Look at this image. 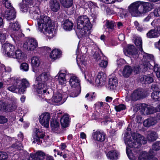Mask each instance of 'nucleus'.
Here are the masks:
<instances>
[{
  "label": "nucleus",
  "instance_id": "4468645a",
  "mask_svg": "<svg viewBox=\"0 0 160 160\" xmlns=\"http://www.w3.org/2000/svg\"><path fill=\"white\" fill-rule=\"evenodd\" d=\"M67 74V72L66 69L60 70L56 77L57 78L59 84L61 85H64L66 83L65 76Z\"/></svg>",
  "mask_w": 160,
  "mask_h": 160
},
{
  "label": "nucleus",
  "instance_id": "4c0bfd02",
  "mask_svg": "<svg viewBox=\"0 0 160 160\" xmlns=\"http://www.w3.org/2000/svg\"><path fill=\"white\" fill-rule=\"evenodd\" d=\"M148 63H145V64H144L143 65H141L140 66H137L134 67L133 70L134 72L136 73H137L143 67L144 68L143 69L144 70L142 71L143 72L147 70V67H148Z\"/></svg>",
  "mask_w": 160,
  "mask_h": 160
},
{
  "label": "nucleus",
  "instance_id": "b1692460",
  "mask_svg": "<svg viewBox=\"0 0 160 160\" xmlns=\"http://www.w3.org/2000/svg\"><path fill=\"white\" fill-rule=\"evenodd\" d=\"M124 52L125 55H136L137 54V50L133 45H128L125 50H124Z\"/></svg>",
  "mask_w": 160,
  "mask_h": 160
},
{
  "label": "nucleus",
  "instance_id": "69168bd1",
  "mask_svg": "<svg viewBox=\"0 0 160 160\" xmlns=\"http://www.w3.org/2000/svg\"><path fill=\"white\" fill-rule=\"evenodd\" d=\"M154 15L157 16H160V7L155 9L154 12Z\"/></svg>",
  "mask_w": 160,
  "mask_h": 160
},
{
  "label": "nucleus",
  "instance_id": "603ef678",
  "mask_svg": "<svg viewBox=\"0 0 160 160\" xmlns=\"http://www.w3.org/2000/svg\"><path fill=\"white\" fill-rule=\"evenodd\" d=\"M98 62L99 66L103 68H106L108 66V62L107 61H99Z\"/></svg>",
  "mask_w": 160,
  "mask_h": 160
},
{
  "label": "nucleus",
  "instance_id": "5701e85b",
  "mask_svg": "<svg viewBox=\"0 0 160 160\" xmlns=\"http://www.w3.org/2000/svg\"><path fill=\"white\" fill-rule=\"evenodd\" d=\"M142 93V90L141 88L134 90L131 96L132 99L133 101H136L143 98Z\"/></svg>",
  "mask_w": 160,
  "mask_h": 160
},
{
  "label": "nucleus",
  "instance_id": "f3484780",
  "mask_svg": "<svg viewBox=\"0 0 160 160\" xmlns=\"http://www.w3.org/2000/svg\"><path fill=\"white\" fill-rule=\"evenodd\" d=\"M91 29H88L87 28H85V29L83 28H78L76 30V34L79 38H84L88 36L90 33Z\"/></svg>",
  "mask_w": 160,
  "mask_h": 160
},
{
  "label": "nucleus",
  "instance_id": "338daca9",
  "mask_svg": "<svg viewBox=\"0 0 160 160\" xmlns=\"http://www.w3.org/2000/svg\"><path fill=\"white\" fill-rule=\"evenodd\" d=\"M120 16L122 17V18H125L127 16L126 12L125 10H122L120 11Z\"/></svg>",
  "mask_w": 160,
  "mask_h": 160
},
{
  "label": "nucleus",
  "instance_id": "37998d69",
  "mask_svg": "<svg viewBox=\"0 0 160 160\" xmlns=\"http://www.w3.org/2000/svg\"><path fill=\"white\" fill-rule=\"evenodd\" d=\"M143 80L146 84H149L153 82V78L152 77L150 76H143Z\"/></svg>",
  "mask_w": 160,
  "mask_h": 160
},
{
  "label": "nucleus",
  "instance_id": "4d7b16f0",
  "mask_svg": "<svg viewBox=\"0 0 160 160\" xmlns=\"http://www.w3.org/2000/svg\"><path fill=\"white\" fill-rule=\"evenodd\" d=\"M126 108V106L124 104H120L116 106L115 107V109L117 112H119L120 111L124 110Z\"/></svg>",
  "mask_w": 160,
  "mask_h": 160
},
{
  "label": "nucleus",
  "instance_id": "ea45409f",
  "mask_svg": "<svg viewBox=\"0 0 160 160\" xmlns=\"http://www.w3.org/2000/svg\"><path fill=\"white\" fill-rule=\"evenodd\" d=\"M51 126L52 131L55 132H58L59 129V123L57 121H53L51 122Z\"/></svg>",
  "mask_w": 160,
  "mask_h": 160
},
{
  "label": "nucleus",
  "instance_id": "0eeeda50",
  "mask_svg": "<svg viewBox=\"0 0 160 160\" xmlns=\"http://www.w3.org/2000/svg\"><path fill=\"white\" fill-rule=\"evenodd\" d=\"M69 84L72 88H75L74 92H72L70 94L72 97H77L80 93V81L78 78L73 75H70Z\"/></svg>",
  "mask_w": 160,
  "mask_h": 160
},
{
  "label": "nucleus",
  "instance_id": "8fccbe9b",
  "mask_svg": "<svg viewBox=\"0 0 160 160\" xmlns=\"http://www.w3.org/2000/svg\"><path fill=\"white\" fill-rule=\"evenodd\" d=\"M96 107H97L98 108H100L101 107L102 108H105L108 107V104L106 102H98L95 104Z\"/></svg>",
  "mask_w": 160,
  "mask_h": 160
},
{
  "label": "nucleus",
  "instance_id": "6ab92c4d",
  "mask_svg": "<svg viewBox=\"0 0 160 160\" xmlns=\"http://www.w3.org/2000/svg\"><path fill=\"white\" fill-rule=\"evenodd\" d=\"M92 135L93 139L98 141L103 142L105 139V134L99 131H94Z\"/></svg>",
  "mask_w": 160,
  "mask_h": 160
},
{
  "label": "nucleus",
  "instance_id": "9b49d317",
  "mask_svg": "<svg viewBox=\"0 0 160 160\" xmlns=\"http://www.w3.org/2000/svg\"><path fill=\"white\" fill-rule=\"evenodd\" d=\"M64 96H62L61 93L58 92L54 93L51 100L52 103L55 104L60 105L64 102V100H66V99L67 97V95H66L64 98Z\"/></svg>",
  "mask_w": 160,
  "mask_h": 160
},
{
  "label": "nucleus",
  "instance_id": "bf43d9fd",
  "mask_svg": "<svg viewBox=\"0 0 160 160\" xmlns=\"http://www.w3.org/2000/svg\"><path fill=\"white\" fill-rule=\"evenodd\" d=\"M134 24L136 28L139 31L141 32L143 30V27L138 23L137 21L134 22Z\"/></svg>",
  "mask_w": 160,
  "mask_h": 160
},
{
  "label": "nucleus",
  "instance_id": "a18cd8bd",
  "mask_svg": "<svg viewBox=\"0 0 160 160\" xmlns=\"http://www.w3.org/2000/svg\"><path fill=\"white\" fill-rule=\"evenodd\" d=\"M141 54L143 55V58L147 60H152L154 59V57L153 55L149 54L146 53L143 51L141 52Z\"/></svg>",
  "mask_w": 160,
  "mask_h": 160
},
{
  "label": "nucleus",
  "instance_id": "473e14b6",
  "mask_svg": "<svg viewBox=\"0 0 160 160\" xmlns=\"http://www.w3.org/2000/svg\"><path fill=\"white\" fill-rule=\"evenodd\" d=\"M45 156V153L42 151H38L36 152L33 158L31 156L29 160H43Z\"/></svg>",
  "mask_w": 160,
  "mask_h": 160
},
{
  "label": "nucleus",
  "instance_id": "f03ea898",
  "mask_svg": "<svg viewBox=\"0 0 160 160\" xmlns=\"http://www.w3.org/2000/svg\"><path fill=\"white\" fill-rule=\"evenodd\" d=\"M37 21V29L39 31L43 33L49 39L54 36L55 34L54 27L49 17L41 16Z\"/></svg>",
  "mask_w": 160,
  "mask_h": 160
},
{
  "label": "nucleus",
  "instance_id": "c85d7f7f",
  "mask_svg": "<svg viewBox=\"0 0 160 160\" xmlns=\"http://www.w3.org/2000/svg\"><path fill=\"white\" fill-rule=\"evenodd\" d=\"M106 156L110 160H117L119 157V154L116 150H111L106 154Z\"/></svg>",
  "mask_w": 160,
  "mask_h": 160
},
{
  "label": "nucleus",
  "instance_id": "7ed1b4c3",
  "mask_svg": "<svg viewBox=\"0 0 160 160\" xmlns=\"http://www.w3.org/2000/svg\"><path fill=\"white\" fill-rule=\"evenodd\" d=\"M152 8V3L140 1L132 3L128 7L129 12L133 17H138L141 14L151 11Z\"/></svg>",
  "mask_w": 160,
  "mask_h": 160
},
{
  "label": "nucleus",
  "instance_id": "72a5a7b5",
  "mask_svg": "<svg viewBox=\"0 0 160 160\" xmlns=\"http://www.w3.org/2000/svg\"><path fill=\"white\" fill-rule=\"evenodd\" d=\"M147 139L150 142H152L158 138V135L156 132L154 131H150L148 132L147 135Z\"/></svg>",
  "mask_w": 160,
  "mask_h": 160
},
{
  "label": "nucleus",
  "instance_id": "c9c22d12",
  "mask_svg": "<svg viewBox=\"0 0 160 160\" xmlns=\"http://www.w3.org/2000/svg\"><path fill=\"white\" fill-rule=\"evenodd\" d=\"M4 111L8 112L12 111L15 110L17 108L16 104L14 103L8 104L7 102H5Z\"/></svg>",
  "mask_w": 160,
  "mask_h": 160
},
{
  "label": "nucleus",
  "instance_id": "ddd939ff",
  "mask_svg": "<svg viewBox=\"0 0 160 160\" xmlns=\"http://www.w3.org/2000/svg\"><path fill=\"white\" fill-rule=\"evenodd\" d=\"M140 106L141 113L143 115H147L156 112V110L154 107L148 106L146 104H142Z\"/></svg>",
  "mask_w": 160,
  "mask_h": 160
},
{
  "label": "nucleus",
  "instance_id": "f257e3e1",
  "mask_svg": "<svg viewBox=\"0 0 160 160\" xmlns=\"http://www.w3.org/2000/svg\"><path fill=\"white\" fill-rule=\"evenodd\" d=\"M125 143L127 146L126 153L129 158L131 160H137L136 156L132 152L136 154L140 153L138 160H148V154L145 151H141L138 149L142 144L147 142L145 138L138 133L133 132L131 136L128 133L124 136Z\"/></svg>",
  "mask_w": 160,
  "mask_h": 160
},
{
  "label": "nucleus",
  "instance_id": "6e6552de",
  "mask_svg": "<svg viewBox=\"0 0 160 160\" xmlns=\"http://www.w3.org/2000/svg\"><path fill=\"white\" fill-rule=\"evenodd\" d=\"M78 28H83L85 29L86 28L91 29L92 25L88 17L86 15H83L78 17L77 21Z\"/></svg>",
  "mask_w": 160,
  "mask_h": 160
},
{
  "label": "nucleus",
  "instance_id": "a878e982",
  "mask_svg": "<svg viewBox=\"0 0 160 160\" xmlns=\"http://www.w3.org/2000/svg\"><path fill=\"white\" fill-rule=\"evenodd\" d=\"M133 69L129 65L125 66L122 72V76L125 78H128L131 75Z\"/></svg>",
  "mask_w": 160,
  "mask_h": 160
},
{
  "label": "nucleus",
  "instance_id": "774afa93",
  "mask_svg": "<svg viewBox=\"0 0 160 160\" xmlns=\"http://www.w3.org/2000/svg\"><path fill=\"white\" fill-rule=\"evenodd\" d=\"M88 51L87 48L85 46H82L81 48V51L83 54L86 53Z\"/></svg>",
  "mask_w": 160,
  "mask_h": 160
},
{
  "label": "nucleus",
  "instance_id": "c03bdc74",
  "mask_svg": "<svg viewBox=\"0 0 160 160\" xmlns=\"http://www.w3.org/2000/svg\"><path fill=\"white\" fill-rule=\"evenodd\" d=\"M31 65L33 72H36L37 68L40 64V61H31Z\"/></svg>",
  "mask_w": 160,
  "mask_h": 160
},
{
  "label": "nucleus",
  "instance_id": "39448f33",
  "mask_svg": "<svg viewBox=\"0 0 160 160\" xmlns=\"http://www.w3.org/2000/svg\"><path fill=\"white\" fill-rule=\"evenodd\" d=\"M14 85L8 87V89L12 92L20 94L23 93L26 88L30 85L28 81L26 79L22 80L16 79L14 81Z\"/></svg>",
  "mask_w": 160,
  "mask_h": 160
},
{
  "label": "nucleus",
  "instance_id": "49530a36",
  "mask_svg": "<svg viewBox=\"0 0 160 160\" xmlns=\"http://www.w3.org/2000/svg\"><path fill=\"white\" fill-rule=\"evenodd\" d=\"M154 70L157 78L159 79H160V67L158 64H156L154 65Z\"/></svg>",
  "mask_w": 160,
  "mask_h": 160
},
{
  "label": "nucleus",
  "instance_id": "f704fd0d",
  "mask_svg": "<svg viewBox=\"0 0 160 160\" xmlns=\"http://www.w3.org/2000/svg\"><path fill=\"white\" fill-rule=\"evenodd\" d=\"M147 36L148 38H156L159 36V32L156 29H152L148 32Z\"/></svg>",
  "mask_w": 160,
  "mask_h": 160
},
{
  "label": "nucleus",
  "instance_id": "79ce46f5",
  "mask_svg": "<svg viewBox=\"0 0 160 160\" xmlns=\"http://www.w3.org/2000/svg\"><path fill=\"white\" fill-rule=\"evenodd\" d=\"M105 25L109 30H111L114 29V28L115 26L113 21L109 20L106 21Z\"/></svg>",
  "mask_w": 160,
  "mask_h": 160
},
{
  "label": "nucleus",
  "instance_id": "bb28decb",
  "mask_svg": "<svg viewBox=\"0 0 160 160\" xmlns=\"http://www.w3.org/2000/svg\"><path fill=\"white\" fill-rule=\"evenodd\" d=\"M62 55L61 51L58 49H53L50 53L49 57L52 59L56 60L60 58Z\"/></svg>",
  "mask_w": 160,
  "mask_h": 160
},
{
  "label": "nucleus",
  "instance_id": "5fc2aeb1",
  "mask_svg": "<svg viewBox=\"0 0 160 160\" xmlns=\"http://www.w3.org/2000/svg\"><path fill=\"white\" fill-rule=\"evenodd\" d=\"M159 91H154L152 93V98L155 101L158 100Z\"/></svg>",
  "mask_w": 160,
  "mask_h": 160
},
{
  "label": "nucleus",
  "instance_id": "4be33fe9",
  "mask_svg": "<svg viewBox=\"0 0 160 160\" xmlns=\"http://www.w3.org/2000/svg\"><path fill=\"white\" fill-rule=\"evenodd\" d=\"M158 120L156 117H150L144 121L143 125L146 127L149 128L154 125L158 122Z\"/></svg>",
  "mask_w": 160,
  "mask_h": 160
},
{
  "label": "nucleus",
  "instance_id": "09e8293b",
  "mask_svg": "<svg viewBox=\"0 0 160 160\" xmlns=\"http://www.w3.org/2000/svg\"><path fill=\"white\" fill-rule=\"evenodd\" d=\"M12 147L15 149L21 150L23 147L21 143L19 141H17L15 144L12 145Z\"/></svg>",
  "mask_w": 160,
  "mask_h": 160
},
{
  "label": "nucleus",
  "instance_id": "a211bd4d",
  "mask_svg": "<svg viewBox=\"0 0 160 160\" xmlns=\"http://www.w3.org/2000/svg\"><path fill=\"white\" fill-rule=\"evenodd\" d=\"M34 133L33 135V139L32 140L34 143H37L40 142V139L43 138L45 136V132L41 131L40 130L37 128L34 130Z\"/></svg>",
  "mask_w": 160,
  "mask_h": 160
},
{
  "label": "nucleus",
  "instance_id": "20e7f679",
  "mask_svg": "<svg viewBox=\"0 0 160 160\" xmlns=\"http://www.w3.org/2000/svg\"><path fill=\"white\" fill-rule=\"evenodd\" d=\"M50 80V74L48 72H43L36 78L34 86L39 96H42L46 93L48 87L47 84L45 83Z\"/></svg>",
  "mask_w": 160,
  "mask_h": 160
},
{
  "label": "nucleus",
  "instance_id": "cd10ccee",
  "mask_svg": "<svg viewBox=\"0 0 160 160\" xmlns=\"http://www.w3.org/2000/svg\"><path fill=\"white\" fill-rule=\"evenodd\" d=\"M49 6L51 10L54 12L58 11L60 7L59 3L57 0H50Z\"/></svg>",
  "mask_w": 160,
  "mask_h": 160
},
{
  "label": "nucleus",
  "instance_id": "423d86ee",
  "mask_svg": "<svg viewBox=\"0 0 160 160\" xmlns=\"http://www.w3.org/2000/svg\"><path fill=\"white\" fill-rule=\"evenodd\" d=\"M20 25L18 22L10 23L8 31L10 35L14 41L19 40V37L23 34L20 30Z\"/></svg>",
  "mask_w": 160,
  "mask_h": 160
},
{
  "label": "nucleus",
  "instance_id": "dca6fc26",
  "mask_svg": "<svg viewBox=\"0 0 160 160\" xmlns=\"http://www.w3.org/2000/svg\"><path fill=\"white\" fill-rule=\"evenodd\" d=\"M50 115L47 112L42 114L39 117L40 123L44 127L48 128L49 126Z\"/></svg>",
  "mask_w": 160,
  "mask_h": 160
},
{
  "label": "nucleus",
  "instance_id": "a19ab883",
  "mask_svg": "<svg viewBox=\"0 0 160 160\" xmlns=\"http://www.w3.org/2000/svg\"><path fill=\"white\" fill-rule=\"evenodd\" d=\"M134 43L136 46L139 49V50L141 52L143 51L141 38L139 37H137L135 40Z\"/></svg>",
  "mask_w": 160,
  "mask_h": 160
},
{
  "label": "nucleus",
  "instance_id": "1a4fd4ad",
  "mask_svg": "<svg viewBox=\"0 0 160 160\" xmlns=\"http://www.w3.org/2000/svg\"><path fill=\"white\" fill-rule=\"evenodd\" d=\"M107 79L106 74L102 72H98L95 79V84L98 86H102L106 83Z\"/></svg>",
  "mask_w": 160,
  "mask_h": 160
},
{
  "label": "nucleus",
  "instance_id": "052dcab7",
  "mask_svg": "<svg viewBox=\"0 0 160 160\" xmlns=\"http://www.w3.org/2000/svg\"><path fill=\"white\" fill-rule=\"evenodd\" d=\"M101 2L107 4L113 3L115 2L117 0H99ZM123 0H117L118 2H121Z\"/></svg>",
  "mask_w": 160,
  "mask_h": 160
},
{
  "label": "nucleus",
  "instance_id": "13d9d810",
  "mask_svg": "<svg viewBox=\"0 0 160 160\" xmlns=\"http://www.w3.org/2000/svg\"><path fill=\"white\" fill-rule=\"evenodd\" d=\"M94 92H92L90 94L87 93L85 96V98H87L89 97L88 98H87V100L89 101H92L94 98L95 96L94 95Z\"/></svg>",
  "mask_w": 160,
  "mask_h": 160
},
{
  "label": "nucleus",
  "instance_id": "e2e57ef3",
  "mask_svg": "<svg viewBox=\"0 0 160 160\" xmlns=\"http://www.w3.org/2000/svg\"><path fill=\"white\" fill-rule=\"evenodd\" d=\"M86 38V42L87 43L89 44L91 46L95 47L96 46V44L90 38L87 36L85 37Z\"/></svg>",
  "mask_w": 160,
  "mask_h": 160
},
{
  "label": "nucleus",
  "instance_id": "9d476101",
  "mask_svg": "<svg viewBox=\"0 0 160 160\" xmlns=\"http://www.w3.org/2000/svg\"><path fill=\"white\" fill-rule=\"evenodd\" d=\"M15 50L14 46L10 43L6 42L2 45V50L8 56L11 57Z\"/></svg>",
  "mask_w": 160,
  "mask_h": 160
},
{
  "label": "nucleus",
  "instance_id": "58836bf2",
  "mask_svg": "<svg viewBox=\"0 0 160 160\" xmlns=\"http://www.w3.org/2000/svg\"><path fill=\"white\" fill-rule=\"evenodd\" d=\"M60 2L64 7L67 8L71 7L73 3V0H60Z\"/></svg>",
  "mask_w": 160,
  "mask_h": 160
},
{
  "label": "nucleus",
  "instance_id": "864d4df0",
  "mask_svg": "<svg viewBox=\"0 0 160 160\" xmlns=\"http://www.w3.org/2000/svg\"><path fill=\"white\" fill-rule=\"evenodd\" d=\"M152 149L155 151H158L160 149V141L156 142L153 145Z\"/></svg>",
  "mask_w": 160,
  "mask_h": 160
},
{
  "label": "nucleus",
  "instance_id": "6e6d98bb",
  "mask_svg": "<svg viewBox=\"0 0 160 160\" xmlns=\"http://www.w3.org/2000/svg\"><path fill=\"white\" fill-rule=\"evenodd\" d=\"M8 158V155L6 152H0V160H5Z\"/></svg>",
  "mask_w": 160,
  "mask_h": 160
},
{
  "label": "nucleus",
  "instance_id": "aec40b11",
  "mask_svg": "<svg viewBox=\"0 0 160 160\" xmlns=\"http://www.w3.org/2000/svg\"><path fill=\"white\" fill-rule=\"evenodd\" d=\"M33 5V0H22L20 6L21 10L24 12H26L28 8Z\"/></svg>",
  "mask_w": 160,
  "mask_h": 160
},
{
  "label": "nucleus",
  "instance_id": "de8ad7c7",
  "mask_svg": "<svg viewBox=\"0 0 160 160\" xmlns=\"http://www.w3.org/2000/svg\"><path fill=\"white\" fill-rule=\"evenodd\" d=\"M20 69L23 72H27L29 69V65L26 63L24 62L22 63L20 65Z\"/></svg>",
  "mask_w": 160,
  "mask_h": 160
},
{
  "label": "nucleus",
  "instance_id": "393cba45",
  "mask_svg": "<svg viewBox=\"0 0 160 160\" xmlns=\"http://www.w3.org/2000/svg\"><path fill=\"white\" fill-rule=\"evenodd\" d=\"M85 78L86 80L90 84L94 85L95 79H94L95 74L90 72L86 71L84 74Z\"/></svg>",
  "mask_w": 160,
  "mask_h": 160
},
{
  "label": "nucleus",
  "instance_id": "0e129e2a",
  "mask_svg": "<svg viewBox=\"0 0 160 160\" xmlns=\"http://www.w3.org/2000/svg\"><path fill=\"white\" fill-rule=\"evenodd\" d=\"M8 121V119L5 116H0V123L4 124L6 123Z\"/></svg>",
  "mask_w": 160,
  "mask_h": 160
},
{
  "label": "nucleus",
  "instance_id": "e433bc0d",
  "mask_svg": "<svg viewBox=\"0 0 160 160\" xmlns=\"http://www.w3.org/2000/svg\"><path fill=\"white\" fill-rule=\"evenodd\" d=\"M5 29H0V43L5 42L8 35Z\"/></svg>",
  "mask_w": 160,
  "mask_h": 160
},
{
  "label": "nucleus",
  "instance_id": "c756f323",
  "mask_svg": "<svg viewBox=\"0 0 160 160\" xmlns=\"http://www.w3.org/2000/svg\"><path fill=\"white\" fill-rule=\"evenodd\" d=\"M60 122L63 128H65L68 127L69 122V115L67 114L64 115L61 119Z\"/></svg>",
  "mask_w": 160,
  "mask_h": 160
},
{
  "label": "nucleus",
  "instance_id": "f8f14e48",
  "mask_svg": "<svg viewBox=\"0 0 160 160\" xmlns=\"http://www.w3.org/2000/svg\"><path fill=\"white\" fill-rule=\"evenodd\" d=\"M37 46V42L36 39L33 38L28 39L23 44V47L25 48L30 50H34Z\"/></svg>",
  "mask_w": 160,
  "mask_h": 160
},
{
  "label": "nucleus",
  "instance_id": "2f4dec72",
  "mask_svg": "<svg viewBox=\"0 0 160 160\" xmlns=\"http://www.w3.org/2000/svg\"><path fill=\"white\" fill-rule=\"evenodd\" d=\"M62 26L64 30L69 31L72 29L73 24L71 21L67 19L64 21Z\"/></svg>",
  "mask_w": 160,
  "mask_h": 160
},
{
  "label": "nucleus",
  "instance_id": "2eb2a0df",
  "mask_svg": "<svg viewBox=\"0 0 160 160\" xmlns=\"http://www.w3.org/2000/svg\"><path fill=\"white\" fill-rule=\"evenodd\" d=\"M118 85L117 78L114 75L110 76L108 84L106 86V88L109 90H113L116 88Z\"/></svg>",
  "mask_w": 160,
  "mask_h": 160
},
{
  "label": "nucleus",
  "instance_id": "3c124183",
  "mask_svg": "<svg viewBox=\"0 0 160 160\" xmlns=\"http://www.w3.org/2000/svg\"><path fill=\"white\" fill-rule=\"evenodd\" d=\"M77 63L80 69L84 68L87 64L86 61H77Z\"/></svg>",
  "mask_w": 160,
  "mask_h": 160
},
{
  "label": "nucleus",
  "instance_id": "7c9ffc66",
  "mask_svg": "<svg viewBox=\"0 0 160 160\" xmlns=\"http://www.w3.org/2000/svg\"><path fill=\"white\" fill-rule=\"evenodd\" d=\"M25 54L19 49L17 50L15 53L14 52L12 56L11 57L18 59H23L25 58Z\"/></svg>",
  "mask_w": 160,
  "mask_h": 160
},
{
  "label": "nucleus",
  "instance_id": "680f3d73",
  "mask_svg": "<svg viewBox=\"0 0 160 160\" xmlns=\"http://www.w3.org/2000/svg\"><path fill=\"white\" fill-rule=\"evenodd\" d=\"M2 2L5 5L6 8H7V9H10L12 8L8 0H3Z\"/></svg>",
  "mask_w": 160,
  "mask_h": 160
},
{
  "label": "nucleus",
  "instance_id": "412c9836",
  "mask_svg": "<svg viewBox=\"0 0 160 160\" xmlns=\"http://www.w3.org/2000/svg\"><path fill=\"white\" fill-rule=\"evenodd\" d=\"M4 17L8 21L13 20L15 18V12L13 8L6 9Z\"/></svg>",
  "mask_w": 160,
  "mask_h": 160
}]
</instances>
